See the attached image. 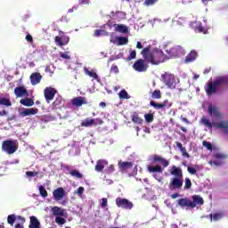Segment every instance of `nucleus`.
<instances>
[{
    "instance_id": "obj_1",
    "label": "nucleus",
    "mask_w": 228,
    "mask_h": 228,
    "mask_svg": "<svg viewBox=\"0 0 228 228\" xmlns=\"http://www.w3.org/2000/svg\"><path fill=\"white\" fill-rule=\"evenodd\" d=\"M141 54L142 58H145L148 63H151V65H159V63H164V61L168 60V56L163 53V50H151V45L142 48Z\"/></svg>"
},
{
    "instance_id": "obj_2",
    "label": "nucleus",
    "mask_w": 228,
    "mask_h": 228,
    "mask_svg": "<svg viewBox=\"0 0 228 228\" xmlns=\"http://www.w3.org/2000/svg\"><path fill=\"white\" fill-rule=\"evenodd\" d=\"M191 200L188 198H182L178 200L179 206L182 208H190L194 209L197 206H204V199L200 195H192Z\"/></svg>"
},
{
    "instance_id": "obj_3",
    "label": "nucleus",
    "mask_w": 228,
    "mask_h": 228,
    "mask_svg": "<svg viewBox=\"0 0 228 228\" xmlns=\"http://www.w3.org/2000/svg\"><path fill=\"white\" fill-rule=\"evenodd\" d=\"M224 85H228V77H218L213 82H209L205 89L207 95L216 94L218 88L224 86Z\"/></svg>"
},
{
    "instance_id": "obj_4",
    "label": "nucleus",
    "mask_w": 228,
    "mask_h": 228,
    "mask_svg": "<svg viewBox=\"0 0 228 228\" xmlns=\"http://www.w3.org/2000/svg\"><path fill=\"white\" fill-rule=\"evenodd\" d=\"M200 123L205 126V127H208V129H224L223 133L224 134H228V120H222L220 122H212L206 118V116H203L200 119Z\"/></svg>"
},
{
    "instance_id": "obj_5",
    "label": "nucleus",
    "mask_w": 228,
    "mask_h": 228,
    "mask_svg": "<svg viewBox=\"0 0 228 228\" xmlns=\"http://www.w3.org/2000/svg\"><path fill=\"white\" fill-rule=\"evenodd\" d=\"M19 150V142L15 140H5L2 142V151L6 152V154L12 155L15 154Z\"/></svg>"
},
{
    "instance_id": "obj_6",
    "label": "nucleus",
    "mask_w": 228,
    "mask_h": 228,
    "mask_svg": "<svg viewBox=\"0 0 228 228\" xmlns=\"http://www.w3.org/2000/svg\"><path fill=\"white\" fill-rule=\"evenodd\" d=\"M133 69L136 70V72H147L149 69V61L147 59H138L133 65Z\"/></svg>"
},
{
    "instance_id": "obj_7",
    "label": "nucleus",
    "mask_w": 228,
    "mask_h": 228,
    "mask_svg": "<svg viewBox=\"0 0 228 228\" xmlns=\"http://www.w3.org/2000/svg\"><path fill=\"white\" fill-rule=\"evenodd\" d=\"M162 79L168 88H175V77L170 73L162 75Z\"/></svg>"
},
{
    "instance_id": "obj_8",
    "label": "nucleus",
    "mask_w": 228,
    "mask_h": 228,
    "mask_svg": "<svg viewBox=\"0 0 228 228\" xmlns=\"http://www.w3.org/2000/svg\"><path fill=\"white\" fill-rule=\"evenodd\" d=\"M63 35H64L63 31H60L61 37L56 36L54 37L55 44L59 47H62V45H67V44H69V42H70V37H69V36H63Z\"/></svg>"
},
{
    "instance_id": "obj_9",
    "label": "nucleus",
    "mask_w": 228,
    "mask_h": 228,
    "mask_svg": "<svg viewBox=\"0 0 228 228\" xmlns=\"http://www.w3.org/2000/svg\"><path fill=\"white\" fill-rule=\"evenodd\" d=\"M116 206L122 208V209H133V202L127 199L117 198Z\"/></svg>"
},
{
    "instance_id": "obj_10",
    "label": "nucleus",
    "mask_w": 228,
    "mask_h": 228,
    "mask_svg": "<svg viewBox=\"0 0 228 228\" xmlns=\"http://www.w3.org/2000/svg\"><path fill=\"white\" fill-rule=\"evenodd\" d=\"M58 91L54 89L53 87H46L44 91L45 94V99L46 102H51L53 99H54V96L56 95Z\"/></svg>"
},
{
    "instance_id": "obj_11",
    "label": "nucleus",
    "mask_w": 228,
    "mask_h": 228,
    "mask_svg": "<svg viewBox=\"0 0 228 228\" xmlns=\"http://www.w3.org/2000/svg\"><path fill=\"white\" fill-rule=\"evenodd\" d=\"M181 51H183V47L179 45L173 46L172 48L167 49L166 52L168 54V58H175L179 56L181 53Z\"/></svg>"
},
{
    "instance_id": "obj_12",
    "label": "nucleus",
    "mask_w": 228,
    "mask_h": 228,
    "mask_svg": "<svg viewBox=\"0 0 228 228\" xmlns=\"http://www.w3.org/2000/svg\"><path fill=\"white\" fill-rule=\"evenodd\" d=\"M150 106H152L155 110H163V108H171L172 102H168V100H165L161 103H158L154 101L150 102Z\"/></svg>"
},
{
    "instance_id": "obj_13",
    "label": "nucleus",
    "mask_w": 228,
    "mask_h": 228,
    "mask_svg": "<svg viewBox=\"0 0 228 228\" xmlns=\"http://www.w3.org/2000/svg\"><path fill=\"white\" fill-rule=\"evenodd\" d=\"M169 190H181L183 188V180L175 177L168 184Z\"/></svg>"
},
{
    "instance_id": "obj_14",
    "label": "nucleus",
    "mask_w": 228,
    "mask_h": 228,
    "mask_svg": "<svg viewBox=\"0 0 228 228\" xmlns=\"http://www.w3.org/2000/svg\"><path fill=\"white\" fill-rule=\"evenodd\" d=\"M151 163H153V164L159 163L160 165H162L164 167V168H167V167H168V165H170V162H168V160H167V159H164L163 157H161L159 155H153L151 157Z\"/></svg>"
},
{
    "instance_id": "obj_15",
    "label": "nucleus",
    "mask_w": 228,
    "mask_h": 228,
    "mask_svg": "<svg viewBox=\"0 0 228 228\" xmlns=\"http://www.w3.org/2000/svg\"><path fill=\"white\" fill-rule=\"evenodd\" d=\"M53 200L56 202H60L63 197H65V190L63 187H59L53 191Z\"/></svg>"
},
{
    "instance_id": "obj_16",
    "label": "nucleus",
    "mask_w": 228,
    "mask_h": 228,
    "mask_svg": "<svg viewBox=\"0 0 228 228\" xmlns=\"http://www.w3.org/2000/svg\"><path fill=\"white\" fill-rule=\"evenodd\" d=\"M71 104L76 108H81L83 104H88V102H86V98L83 96H77L71 100Z\"/></svg>"
},
{
    "instance_id": "obj_17",
    "label": "nucleus",
    "mask_w": 228,
    "mask_h": 228,
    "mask_svg": "<svg viewBox=\"0 0 228 228\" xmlns=\"http://www.w3.org/2000/svg\"><path fill=\"white\" fill-rule=\"evenodd\" d=\"M134 165V164L133 162H127V161L124 162L122 160H120L118 163L120 172H127V170H129V168H133Z\"/></svg>"
},
{
    "instance_id": "obj_18",
    "label": "nucleus",
    "mask_w": 228,
    "mask_h": 228,
    "mask_svg": "<svg viewBox=\"0 0 228 228\" xmlns=\"http://www.w3.org/2000/svg\"><path fill=\"white\" fill-rule=\"evenodd\" d=\"M208 111L210 117H215L216 118H220V117H222L220 110H218V107L209 105Z\"/></svg>"
},
{
    "instance_id": "obj_19",
    "label": "nucleus",
    "mask_w": 228,
    "mask_h": 228,
    "mask_svg": "<svg viewBox=\"0 0 228 228\" xmlns=\"http://www.w3.org/2000/svg\"><path fill=\"white\" fill-rule=\"evenodd\" d=\"M37 113H38L37 108L24 109L22 111H20V116L30 117V115H37Z\"/></svg>"
},
{
    "instance_id": "obj_20",
    "label": "nucleus",
    "mask_w": 228,
    "mask_h": 228,
    "mask_svg": "<svg viewBox=\"0 0 228 228\" xmlns=\"http://www.w3.org/2000/svg\"><path fill=\"white\" fill-rule=\"evenodd\" d=\"M198 56L199 53H197V51L191 50L185 57L184 63H191L195 61Z\"/></svg>"
},
{
    "instance_id": "obj_21",
    "label": "nucleus",
    "mask_w": 228,
    "mask_h": 228,
    "mask_svg": "<svg viewBox=\"0 0 228 228\" xmlns=\"http://www.w3.org/2000/svg\"><path fill=\"white\" fill-rule=\"evenodd\" d=\"M108 165V160L106 159H99L96 162V166L94 167V170L96 172H102L104 170V167Z\"/></svg>"
},
{
    "instance_id": "obj_22",
    "label": "nucleus",
    "mask_w": 228,
    "mask_h": 228,
    "mask_svg": "<svg viewBox=\"0 0 228 228\" xmlns=\"http://www.w3.org/2000/svg\"><path fill=\"white\" fill-rule=\"evenodd\" d=\"M52 214L53 216H65V209L60 208V207H53L51 208Z\"/></svg>"
},
{
    "instance_id": "obj_23",
    "label": "nucleus",
    "mask_w": 228,
    "mask_h": 228,
    "mask_svg": "<svg viewBox=\"0 0 228 228\" xmlns=\"http://www.w3.org/2000/svg\"><path fill=\"white\" fill-rule=\"evenodd\" d=\"M30 81L32 85H38V83L42 81V75L38 72L32 73L30 76Z\"/></svg>"
},
{
    "instance_id": "obj_24",
    "label": "nucleus",
    "mask_w": 228,
    "mask_h": 228,
    "mask_svg": "<svg viewBox=\"0 0 228 228\" xmlns=\"http://www.w3.org/2000/svg\"><path fill=\"white\" fill-rule=\"evenodd\" d=\"M14 94L16 97H23V95H28V90L24 86H18L15 87Z\"/></svg>"
},
{
    "instance_id": "obj_25",
    "label": "nucleus",
    "mask_w": 228,
    "mask_h": 228,
    "mask_svg": "<svg viewBox=\"0 0 228 228\" xmlns=\"http://www.w3.org/2000/svg\"><path fill=\"white\" fill-rule=\"evenodd\" d=\"M208 218H210V222H218V220H222V218H224V212L209 214Z\"/></svg>"
},
{
    "instance_id": "obj_26",
    "label": "nucleus",
    "mask_w": 228,
    "mask_h": 228,
    "mask_svg": "<svg viewBox=\"0 0 228 228\" xmlns=\"http://www.w3.org/2000/svg\"><path fill=\"white\" fill-rule=\"evenodd\" d=\"M147 168H148V172H150L151 174H154L156 172L159 174H163V168L159 165L148 166Z\"/></svg>"
},
{
    "instance_id": "obj_27",
    "label": "nucleus",
    "mask_w": 228,
    "mask_h": 228,
    "mask_svg": "<svg viewBox=\"0 0 228 228\" xmlns=\"http://www.w3.org/2000/svg\"><path fill=\"white\" fill-rule=\"evenodd\" d=\"M84 72L85 74H86V76H89V77H93V79H95V81H101L99 75H97V73L94 70H89L87 68H85Z\"/></svg>"
},
{
    "instance_id": "obj_28",
    "label": "nucleus",
    "mask_w": 228,
    "mask_h": 228,
    "mask_svg": "<svg viewBox=\"0 0 228 228\" xmlns=\"http://www.w3.org/2000/svg\"><path fill=\"white\" fill-rule=\"evenodd\" d=\"M28 228H40V221H38V218H37V216H30V224L28 225Z\"/></svg>"
},
{
    "instance_id": "obj_29",
    "label": "nucleus",
    "mask_w": 228,
    "mask_h": 228,
    "mask_svg": "<svg viewBox=\"0 0 228 228\" xmlns=\"http://www.w3.org/2000/svg\"><path fill=\"white\" fill-rule=\"evenodd\" d=\"M171 174L177 178L183 179V170L175 166L172 167Z\"/></svg>"
},
{
    "instance_id": "obj_30",
    "label": "nucleus",
    "mask_w": 228,
    "mask_h": 228,
    "mask_svg": "<svg viewBox=\"0 0 228 228\" xmlns=\"http://www.w3.org/2000/svg\"><path fill=\"white\" fill-rule=\"evenodd\" d=\"M20 104H22V106H27L28 108H31V106L35 105V102L31 98H25L20 100Z\"/></svg>"
},
{
    "instance_id": "obj_31",
    "label": "nucleus",
    "mask_w": 228,
    "mask_h": 228,
    "mask_svg": "<svg viewBox=\"0 0 228 228\" xmlns=\"http://www.w3.org/2000/svg\"><path fill=\"white\" fill-rule=\"evenodd\" d=\"M114 28L118 33H128L129 31V28H127V26L126 25L114 24Z\"/></svg>"
},
{
    "instance_id": "obj_32",
    "label": "nucleus",
    "mask_w": 228,
    "mask_h": 228,
    "mask_svg": "<svg viewBox=\"0 0 228 228\" xmlns=\"http://www.w3.org/2000/svg\"><path fill=\"white\" fill-rule=\"evenodd\" d=\"M0 106H5L6 108H10L12 106V101L10 98L0 97Z\"/></svg>"
},
{
    "instance_id": "obj_33",
    "label": "nucleus",
    "mask_w": 228,
    "mask_h": 228,
    "mask_svg": "<svg viewBox=\"0 0 228 228\" xmlns=\"http://www.w3.org/2000/svg\"><path fill=\"white\" fill-rule=\"evenodd\" d=\"M132 122H134V124H143V120L142 118H140V116L138 115V113L134 112L132 116Z\"/></svg>"
},
{
    "instance_id": "obj_34",
    "label": "nucleus",
    "mask_w": 228,
    "mask_h": 228,
    "mask_svg": "<svg viewBox=\"0 0 228 228\" xmlns=\"http://www.w3.org/2000/svg\"><path fill=\"white\" fill-rule=\"evenodd\" d=\"M91 120V126L94 127L97 126H102V124H104V121L99 118H90Z\"/></svg>"
},
{
    "instance_id": "obj_35",
    "label": "nucleus",
    "mask_w": 228,
    "mask_h": 228,
    "mask_svg": "<svg viewBox=\"0 0 228 228\" xmlns=\"http://www.w3.org/2000/svg\"><path fill=\"white\" fill-rule=\"evenodd\" d=\"M195 30L198 31V33H203V35H207L208 33V28H206L202 23H200L198 26H196Z\"/></svg>"
},
{
    "instance_id": "obj_36",
    "label": "nucleus",
    "mask_w": 228,
    "mask_h": 228,
    "mask_svg": "<svg viewBox=\"0 0 228 228\" xmlns=\"http://www.w3.org/2000/svg\"><path fill=\"white\" fill-rule=\"evenodd\" d=\"M69 175L72 177H76V179H83V174H81L78 170L74 169L69 172Z\"/></svg>"
},
{
    "instance_id": "obj_37",
    "label": "nucleus",
    "mask_w": 228,
    "mask_h": 228,
    "mask_svg": "<svg viewBox=\"0 0 228 228\" xmlns=\"http://www.w3.org/2000/svg\"><path fill=\"white\" fill-rule=\"evenodd\" d=\"M17 220H20V224H16L14 228H24V224H26V218L18 216Z\"/></svg>"
},
{
    "instance_id": "obj_38",
    "label": "nucleus",
    "mask_w": 228,
    "mask_h": 228,
    "mask_svg": "<svg viewBox=\"0 0 228 228\" xmlns=\"http://www.w3.org/2000/svg\"><path fill=\"white\" fill-rule=\"evenodd\" d=\"M80 126L82 127H93L92 126V121L89 118H86L85 120H83L80 124Z\"/></svg>"
},
{
    "instance_id": "obj_39",
    "label": "nucleus",
    "mask_w": 228,
    "mask_h": 228,
    "mask_svg": "<svg viewBox=\"0 0 228 228\" xmlns=\"http://www.w3.org/2000/svg\"><path fill=\"white\" fill-rule=\"evenodd\" d=\"M127 42H129V39L127 37H118V45H126Z\"/></svg>"
},
{
    "instance_id": "obj_40",
    "label": "nucleus",
    "mask_w": 228,
    "mask_h": 228,
    "mask_svg": "<svg viewBox=\"0 0 228 228\" xmlns=\"http://www.w3.org/2000/svg\"><path fill=\"white\" fill-rule=\"evenodd\" d=\"M55 222H56V224H58V225H63L64 224H67V220L65 218L61 217V216H56Z\"/></svg>"
},
{
    "instance_id": "obj_41",
    "label": "nucleus",
    "mask_w": 228,
    "mask_h": 228,
    "mask_svg": "<svg viewBox=\"0 0 228 228\" xmlns=\"http://www.w3.org/2000/svg\"><path fill=\"white\" fill-rule=\"evenodd\" d=\"M145 121L148 122V124H151V122H154V114L148 113L144 115Z\"/></svg>"
},
{
    "instance_id": "obj_42",
    "label": "nucleus",
    "mask_w": 228,
    "mask_h": 228,
    "mask_svg": "<svg viewBox=\"0 0 228 228\" xmlns=\"http://www.w3.org/2000/svg\"><path fill=\"white\" fill-rule=\"evenodd\" d=\"M15 220H17V216L15 215H9L7 217V222L10 225H13L15 224Z\"/></svg>"
},
{
    "instance_id": "obj_43",
    "label": "nucleus",
    "mask_w": 228,
    "mask_h": 228,
    "mask_svg": "<svg viewBox=\"0 0 228 228\" xmlns=\"http://www.w3.org/2000/svg\"><path fill=\"white\" fill-rule=\"evenodd\" d=\"M39 193H40L41 197H44V199H45V197H47L48 193H47V191L45 190V188L44 187V185L39 186Z\"/></svg>"
},
{
    "instance_id": "obj_44",
    "label": "nucleus",
    "mask_w": 228,
    "mask_h": 228,
    "mask_svg": "<svg viewBox=\"0 0 228 228\" xmlns=\"http://www.w3.org/2000/svg\"><path fill=\"white\" fill-rule=\"evenodd\" d=\"M118 95H119V99H129V94L126 90H121Z\"/></svg>"
},
{
    "instance_id": "obj_45",
    "label": "nucleus",
    "mask_w": 228,
    "mask_h": 228,
    "mask_svg": "<svg viewBox=\"0 0 228 228\" xmlns=\"http://www.w3.org/2000/svg\"><path fill=\"white\" fill-rule=\"evenodd\" d=\"M61 58H62V60H70V53L69 52H61L60 53Z\"/></svg>"
},
{
    "instance_id": "obj_46",
    "label": "nucleus",
    "mask_w": 228,
    "mask_h": 228,
    "mask_svg": "<svg viewBox=\"0 0 228 228\" xmlns=\"http://www.w3.org/2000/svg\"><path fill=\"white\" fill-rule=\"evenodd\" d=\"M151 97H152V99H161V91H159V90H155V91L151 94Z\"/></svg>"
},
{
    "instance_id": "obj_47",
    "label": "nucleus",
    "mask_w": 228,
    "mask_h": 228,
    "mask_svg": "<svg viewBox=\"0 0 228 228\" xmlns=\"http://www.w3.org/2000/svg\"><path fill=\"white\" fill-rule=\"evenodd\" d=\"M136 58V50L131 51L129 56L126 58V61H131V60H135Z\"/></svg>"
},
{
    "instance_id": "obj_48",
    "label": "nucleus",
    "mask_w": 228,
    "mask_h": 228,
    "mask_svg": "<svg viewBox=\"0 0 228 228\" xmlns=\"http://www.w3.org/2000/svg\"><path fill=\"white\" fill-rule=\"evenodd\" d=\"M202 145H203V147H206V149H208V151H213V145H211V142H209L208 141H203Z\"/></svg>"
},
{
    "instance_id": "obj_49",
    "label": "nucleus",
    "mask_w": 228,
    "mask_h": 228,
    "mask_svg": "<svg viewBox=\"0 0 228 228\" xmlns=\"http://www.w3.org/2000/svg\"><path fill=\"white\" fill-rule=\"evenodd\" d=\"M158 3V0H144V6H152L153 4H156Z\"/></svg>"
},
{
    "instance_id": "obj_50",
    "label": "nucleus",
    "mask_w": 228,
    "mask_h": 228,
    "mask_svg": "<svg viewBox=\"0 0 228 228\" xmlns=\"http://www.w3.org/2000/svg\"><path fill=\"white\" fill-rule=\"evenodd\" d=\"M191 188V180L190 178H185L184 190H190Z\"/></svg>"
},
{
    "instance_id": "obj_51",
    "label": "nucleus",
    "mask_w": 228,
    "mask_h": 228,
    "mask_svg": "<svg viewBox=\"0 0 228 228\" xmlns=\"http://www.w3.org/2000/svg\"><path fill=\"white\" fill-rule=\"evenodd\" d=\"M214 158H216V159H225L227 158V155L222 153H215Z\"/></svg>"
},
{
    "instance_id": "obj_52",
    "label": "nucleus",
    "mask_w": 228,
    "mask_h": 228,
    "mask_svg": "<svg viewBox=\"0 0 228 228\" xmlns=\"http://www.w3.org/2000/svg\"><path fill=\"white\" fill-rule=\"evenodd\" d=\"M26 175L28 176V177H36V175H38V172H37V171H27L26 172Z\"/></svg>"
},
{
    "instance_id": "obj_53",
    "label": "nucleus",
    "mask_w": 228,
    "mask_h": 228,
    "mask_svg": "<svg viewBox=\"0 0 228 228\" xmlns=\"http://www.w3.org/2000/svg\"><path fill=\"white\" fill-rule=\"evenodd\" d=\"M187 171H188L189 174H191V175H195V174H197V169H195V167H187Z\"/></svg>"
},
{
    "instance_id": "obj_54",
    "label": "nucleus",
    "mask_w": 228,
    "mask_h": 228,
    "mask_svg": "<svg viewBox=\"0 0 228 228\" xmlns=\"http://www.w3.org/2000/svg\"><path fill=\"white\" fill-rule=\"evenodd\" d=\"M110 72L113 74H118V67L117 65H112L110 68Z\"/></svg>"
},
{
    "instance_id": "obj_55",
    "label": "nucleus",
    "mask_w": 228,
    "mask_h": 228,
    "mask_svg": "<svg viewBox=\"0 0 228 228\" xmlns=\"http://www.w3.org/2000/svg\"><path fill=\"white\" fill-rule=\"evenodd\" d=\"M78 4L80 6H85V4H90V0H79Z\"/></svg>"
},
{
    "instance_id": "obj_56",
    "label": "nucleus",
    "mask_w": 228,
    "mask_h": 228,
    "mask_svg": "<svg viewBox=\"0 0 228 228\" xmlns=\"http://www.w3.org/2000/svg\"><path fill=\"white\" fill-rule=\"evenodd\" d=\"M62 102V100H61V97H59L56 99V101L53 102V106H60V104H61Z\"/></svg>"
},
{
    "instance_id": "obj_57",
    "label": "nucleus",
    "mask_w": 228,
    "mask_h": 228,
    "mask_svg": "<svg viewBox=\"0 0 228 228\" xmlns=\"http://www.w3.org/2000/svg\"><path fill=\"white\" fill-rule=\"evenodd\" d=\"M113 172H115V166L110 165L107 169V174H113Z\"/></svg>"
},
{
    "instance_id": "obj_58",
    "label": "nucleus",
    "mask_w": 228,
    "mask_h": 228,
    "mask_svg": "<svg viewBox=\"0 0 228 228\" xmlns=\"http://www.w3.org/2000/svg\"><path fill=\"white\" fill-rule=\"evenodd\" d=\"M101 206L102 208H106V206H108V199L102 198Z\"/></svg>"
},
{
    "instance_id": "obj_59",
    "label": "nucleus",
    "mask_w": 228,
    "mask_h": 228,
    "mask_svg": "<svg viewBox=\"0 0 228 228\" xmlns=\"http://www.w3.org/2000/svg\"><path fill=\"white\" fill-rule=\"evenodd\" d=\"M84 191H85V187H78L77 193V195H83Z\"/></svg>"
},
{
    "instance_id": "obj_60",
    "label": "nucleus",
    "mask_w": 228,
    "mask_h": 228,
    "mask_svg": "<svg viewBox=\"0 0 228 228\" xmlns=\"http://www.w3.org/2000/svg\"><path fill=\"white\" fill-rule=\"evenodd\" d=\"M26 40H27V42H29L30 44H32V42H33V37H32L30 34H28V35L26 36Z\"/></svg>"
},
{
    "instance_id": "obj_61",
    "label": "nucleus",
    "mask_w": 228,
    "mask_h": 228,
    "mask_svg": "<svg viewBox=\"0 0 228 228\" xmlns=\"http://www.w3.org/2000/svg\"><path fill=\"white\" fill-rule=\"evenodd\" d=\"M118 13H120V12H110V19H117V15H118Z\"/></svg>"
},
{
    "instance_id": "obj_62",
    "label": "nucleus",
    "mask_w": 228,
    "mask_h": 228,
    "mask_svg": "<svg viewBox=\"0 0 228 228\" xmlns=\"http://www.w3.org/2000/svg\"><path fill=\"white\" fill-rule=\"evenodd\" d=\"M102 33V30L96 29L94 30V37H101Z\"/></svg>"
},
{
    "instance_id": "obj_63",
    "label": "nucleus",
    "mask_w": 228,
    "mask_h": 228,
    "mask_svg": "<svg viewBox=\"0 0 228 228\" xmlns=\"http://www.w3.org/2000/svg\"><path fill=\"white\" fill-rule=\"evenodd\" d=\"M136 48L137 49H143V45H142V42H140V41L137 42Z\"/></svg>"
},
{
    "instance_id": "obj_64",
    "label": "nucleus",
    "mask_w": 228,
    "mask_h": 228,
    "mask_svg": "<svg viewBox=\"0 0 228 228\" xmlns=\"http://www.w3.org/2000/svg\"><path fill=\"white\" fill-rule=\"evenodd\" d=\"M176 147H178V149L181 151L182 149H183L184 147H183V143L176 142Z\"/></svg>"
}]
</instances>
